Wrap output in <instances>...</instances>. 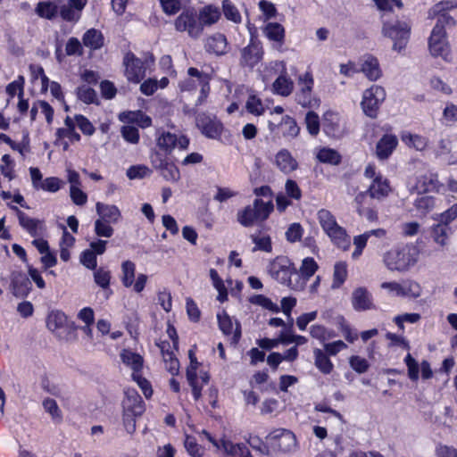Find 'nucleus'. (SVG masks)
<instances>
[{
	"mask_svg": "<svg viewBox=\"0 0 457 457\" xmlns=\"http://www.w3.org/2000/svg\"><path fill=\"white\" fill-rule=\"evenodd\" d=\"M454 25V19L446 13L437 17V21L428 39V49L433 56H440L445 61L450 60L451 46L447 40L445 27H453Z\"/></svg>",
	"mask_w": 457,
	"mask_h": 457,
	"instance_id": "1",
	"label": "nucleus"
},
{
	"mask_svg": "<svg viewBox=\"0 0 457 457\" xmlns=\"http://www.w3.org/2000/svg\"><path fill=\"white\" fill-rule=\"evenodd\" d=\"M317 219L324 233L338 248L346 251L351 245V238L346 229L340 226L334 214L327 210L320 209L317 212Z\"/></svg>",
	"mask_w": 457,
	"mask_h": 457,
	"instance_id": "2",
	"label": "nucleus"
},
{
	"mask_svg": "<svg viewBox=\"0 0 457 457\" xmlns=\"http://www.w3.org/2000/svg\"><path fill=\"white\" fill-rule=\"evenodd\" d=\"M383 262L391 271L404 272L417 262V253L407 245L397 246L385 253Z\"/></svg>",
	"mask_w": 457,
	"mask_h": 457,
	"instance_id": "3",
	"label": "nucleus"
},
{
	"mask_svg": "<svg viewBox=\"0 0 457 457\" xmlns=\"http://www.w3.org/2000/svg\"><path fill=\"white\" fill-rule=\"evenodd\" d=\"M122 420L126 431L132 435L136 431L137 419L145 411L144 402L135 391L128 389L122 401Z\"/></svg>",
	"mask_w": 457,
	"mask_h": 457,
	"instance_id": "4",
	"label": "nucleus"
},
{
	"mask_svg": "<svg viewBox=\"0 0 457 457\" xmlns=\"http://www.w3.org/2000/svg\"><path fill=\"white\" fill-rule=\"evenodd\" d=\"M274 205L271 200L264 202L255 199L251 205H247L237 213V220L244 227H252L255 223L262 222L273 212Z\"/></svg>",
	"mask_w": 457,
	"mask_h": 457,
	"instance_id": "5",
	"label": "nucleus"
},
{
	"mask_svg": "<svg viewBox=\"0 0 457 457\" xmlns=\"http://www.w3.org/2000/svg\"><path fill=\"white\" fill-rule=\"evenodd\" d=\"M188 78L180 83V88L184 91H191L200 87L201 95L196 104H202L208 96L210 91V77L208 74L198 71L196 68L187 70Z\"/></svg>",
	"mask_w": 457,
	"mask_h": 457,
	"instance_id": "6",
	"label": "nucleus"
},
{
	"mask_svg": "<svg viewBox=\"0 0 457 457\" xmlns=\"http://www.w3.org/2000/svg\"><path fill=\"white\" fill-rule=\"evenodd\" d=\"M386 96L384 87L378 85H372L362 93L361 106L363 112L374 119L378 116L380 105Z\"/></svg>",
	"mask_w": 457,
	"mask_h": 457,
	"instance_id": "7",
	"label": "nucleus"
},
{
	"mask_svg": "<svg viewBox=\"0 0 457 457\" xmlns=\"http://www.w3.org/2000/svg\"><path fill=\"white\" fill-rule=\"evenodd\" d=\"M299 91L295 95L296 102L304 108H318L320 101L312 96L313 77L307 71L298 78Z\"/></svg>",
	"mask_w": 457,
	"mask_h": 457,
	"instance_id": "8",
	"label": "nucleus"
},
{
	"mask_svg": "<svg viewBox=\"0 0 457 457\" xmlns=\"http://www.w3.org/2000/svg\"><path fill=\"white\" fill-rule=\"evenodd\" d=\"M411 27L407 22L396 21L395 23H386L383 26L382 32L384 36L390 37L394 41L393 48L402 50L405 47L410 37Z\"/></svg>",
	"mask_w": 457,
	"mask_h": 457,
	"instance_id": "9",
	"label": "nucleus"
},
{
	"mask_svg": "<svg viewBox=\"0 0 457 457\" xmlns=\"http://www.w3.org/2000/svg\"><path fill=\"white\" fill-rule=\"evenodd\" d=\"M269 272L280 284L289 286L291 276L295 273V268L288 258L278 256L270 262Z\"/></svg>",
	"mask_w": 457,
	"mask_h": 457,
	"instance_id": "10",
	"label": "nucleus"
},
{
	"mask_svg": "<svg viewBox=\"0 0 457 457\" xmlns=\"http://www.w3.org/2000/svg\"><path fill=\"white\" fill-rule=\"evenodd\" d=\"M174 26L179 32H187L188 36L197 38L203 32L199 21H197L195 13L193 11L186 10L182 12L175 20Z\"/></svg>",
	"mask_w": 457,
	"mask_h": 457,
	"instance_id": "11",
	"label": "nucleus"
},
{
	"mask_svg": "<svg viewBox=\"0 0 457 457\" xmlns=\"http://www.w3.org/2000/svg\"><path fill=\"white\" fill-rule=\"evenodd\" d=\"M195 124L203 135L212 139L220 137L224 129L223 124L216 116H211L204 112L196 116Z\"/></svg>",
	"mask_w": 457,
	"mask_h": 457,
	"instance_id": "12",
	"label": "nucleus"
},
{
	"mask_svg": "<svg viewBox=\"0 0 457 457\" xmlns=\"http://www.w3.org/2000/svg\"><path fill=\"white\" fill-rule=\"evenodd\" d=\"M240 54V64L253 69L262 61L263 49L261 43L252 39L249 45L241 50Z\"/></svg>",
	"mask_w": 457,
	"mask_h": 457,
	"instance_id": "13",
	"label": "nucleus"
},
{
	"mask_svg": "<svg viewBox=\"0 0 457 457\" xmlns=\"http://www.w3.org/2000/svg\"><path fill=\"white\" fill-rule=\"evenodd\" d=\"M269 438L272 445L282 452H290L296 446L295 434L287 429H277L270 434Z\"/></svg>",
	"mask_w": 457,
	"mask_h": 457,
	"instance_id": "14",
	"label": "nucleus"
},
{
	"mask_svg": "<svg viewBox=\"0 0 457 457\" xmlns=\"http://www.w3.org/2000/svg\"><path fill=\"white\" fill-rule=\"evenodd\" d=\"M125 76L129 81L139 83L145 77V67L143 62L136 58L132 54H127L124 57Z\"/></svg>",
	"mask_w": 457,
	"mask_h": 457,
	"instance_id": "15",
	"label": "nucleus"
},
{
	"mask_svg": "<svg viewBox=\"0 0 457 457\" xmlns=\"http://www.w3.org/2000/svg\"><path fill=\"white\" fill-rule=\"evenodd\" d=\"M189 141L185 137H177L175 134L170 132H162L157 138L158 147L165 152L170 153L172 149L178 145L180 148L186 149Z\"/></svg>",
	"mask_w": 457,
	"mask_h": 457,
	"instance_id": "16",
	"label": "nucleus"
},
{
	"mask_svg": "<svg viewBox=\"0 0 457 457\" xmlns=\"http://www.w3.org/2000/svg\"><path fill=\"white\" fill-rule=\"evenodd\" d=\"M274 164L284 174H290L297 170L298 162L287 149H280L274 156Z\"/></svg>",
	"mask_w": 457,
	"mask_h": 457,
	"instance_id": "17",
	"label": "nucleus"
},
{
	"mask_svg": "<svg viewBox=\"0 0 457 457\" xmlns=\"http://www.w3.org/2000/svg\"><path fill=\"white\" fill-rule=\"evenodd\" d=\"M416 187L424 194L441 193L445 189L444 184L439 181L437 174L435 173H428L420 177Z\"/></svg>",
	"mask_w": 457,
	"mask_h": 457,
	"instance_id": "18",
	"label": "nucleus"
},
{
	"mask_svg": "<svg viewBox=\"0 0 457 457\" xmlns=\"http://www.w3.org/2000/svg\"><path fill=\"white\" fill-rule=\"evenodd\" d=\"M11 208L16 212L20 225L32 237L38 236L44 229L43 221L29 217L17 206H12Z\"/></svg>",
	"mask_w": 457,
	"mask_h": 457,
	"instance_id": "19",
	"label": "nucleus"
},
{
	"mask_svg": "<svg viewBox=\"0 0 457 457\" xmlns=\"http://www.w3.org/2000/svg\"><path fill=\"white\" fill-rule=\"evenodd\" d=\"M96 212L98 215V219L111 224H116L121 220V212L114 204L97 202L96 204Z\"/></svg>",
	"mask_w": 457,
	"mask_h": 457,
	"instance_id": "20",
	"label": "nucleus"
},
{
	"mask_svg": "<svg viewBox=\"0 0 457 457\" xmlns=\"http://www.w3.org/2000/svg\"><path fill=\"white\" fill-rule=\"evenodd\" d=\"M398 145L396 136L386 134L384 135L377 143L376 155L380 160L387 159Z\"/></svg>",
	"mask_w": 457,
	"mask_h": 457,
	"instance_id": "21",
	"label": "nucleus"
},
{
	"mask_svg": "<svg viewBox=\"0 0 457 457\" xmlns=\"http://www.w3.org/2000/svg\"><path fill=\"white\" fill-rule=\"evenodd\" d=\"M11 289L15 297H26L31 290V282L25 274L20 272L13 273Z\"/></svg>",
	"mask_w": 457,
	"mask_h": 457,
	"instance_id": "22",
	"label": "nucleus"
},
{
	"mask_svg": "<svg viewBox=\"0 0 457 457\" xmlns=\"http://www.w3.org/2000/svg\"><path fill=\"white\" fill-rule=\"evenodd\" d=\"M392 189L387 179L376 177L368 188L369 195L377 200H382L389 195Z\"/></svg>",
	"mask_w": 457,
	"mask_h": 457,
	"instance_id": "23",
	"label": "nucleus"
},
{
	"mask_svg": "<svg viewBox=\"0 0 457 457\" xmlns=\"http://www.w3.org/2000/svg\"><path fill=\"white\" fill-rule=\"evenodd\" d=\"M352 303L357 311L370 310L373 306L371 295L365 287H358L353 290Z\"/></svg>",
	"mask_w": 457,
	"mask_h": 457,
	"instance_id": "24",
	"label": "nucleus"
},
{
	"mask_svg": "<svg viewBox=\"0 0 457 457\" xmlns=\"http://www.w3.org/2000/svg\"><path fill=\"white\" fill-rule=\"evenodd\" d=\"M67 323V316L61 311H52L46 318V327L59 338H62L60 330L64 328Z\"/></svg>",
	"mask_w": 457,
	"mask_h": 457,
	"instance_id": "25",
	"label": "nucleus"
},
{
	"mask_svg": "<svg viewBox=\"0 0 457 457\" xmlns=\"http://www.w3.org/2000/svg\"><path fill=\"white\" fill-rule=\"evenodd\" d=\"M220 15L221 13L219 7L212 4L204 6L198 14L199 23L202 29L204 26H211L218 22L220 19Z\"/></svg>",
	"mask_w": 457,
	"mask_h": 457,
	"instance_id": "26",
	"label": "nucleus"
},
{
	"mask_svg": "<svg viewBox=\"0 0 457 457\" xmlns=\"http://www.w3.org/2000/svg\"><path fill=\"white\" fill-rule=\"evenodd\" d=\"M205 48L217 55L227 53L228 41L223 34L216 33L206 39Z\"/></svg>",
	"mask_w": 457,
	"mask_h": 457,
	"instance_id": "27",
	"label": "nucleus"
},
{
	"mask_svg": "<svg viewBox=\"0 0 457 457\" xmlns=\"http://www.w3.org/2000/svg\"><path fill=\"white\" fill-rule=\"evenodd\" d=\"M361 71L364 73V75L371 81H375L381 77V70L379 68V64L378 60L371 56H366L362 64Z\"/></svg>",
	"mask_w": 457,
	"mask_h": 457,
	"instance_id": "28",
	"label": "nucleus"
},
{
	"mask_svg": "<svg viewBox=\"0 0 457 457\" xmlns=\"http://www.w3.org/2000/svg\"><path fill=\"white\" fill-rule=\"evenodd\" d=\"M221 449L231 457H251L250 451L245 444H233L222 438Z\"/></svg>",
	"mask_w": 457,
	"mask_h": 457,
	"instance_id": "29",
	"label": "nucleus"
},
{
	"mask_svg": "<svg viewBox=\"0 0 457 457\" xmlns=\"http://www.w3.org/2000/svg\"><path fill=\"white\" fill-rule=\"evenodd\" d=\"M401 139L409 148H413L420 152L424 151L428 145V139L427 137L410 132H403Z\"/></svg>",
	"mask_w": 457,
	"mask_h": 457,
	"instance_id": "30",
	"label": "nucleus"
},
{
	"mask_svg": "<svg viewBox=\"0 0 457 457\" xmlns=\"http://www.w3.org/2000/svg\"><path fill=\"white\" fill-rule=\"evenodd\" d=\"M265 37L274 42L282 44L285 39V29L278 22H269L263 29Z\"/></svg>",
	"mask_w": 457,
	"mask_h": 457,
	"instance_id": "31",
	"label": "nucleus"
},
{
	"mask_svg": "<svg viewBox=\"0 0 457 457\" xmlns=\"http://www.w3.org/2000/svg\"><path fill=\"white\" fill-rule=\"evenodd\" d=\"M121 120L135 122L141 128H148L152 124L151 118L141 111L122 112L120 115Z\"/></svg>",
	"mask_w": 457,
	"mask_h": 457,
	"instance_id": "32",
	"label": "nucleus"
},
{
	"mask_svg": "<svg viewBox=\"0 0 457 457\" xmlns=\"http://www.w3.org/2000/svg\"><path fill=\"white\" fill-rule=\"evenodd\" d=\"M294 89V82L285 75L278 76L272 84V90L275 94L288 96Z\"/></svg>",
	"mask_w": 457,
	"mask_h": 457,
	"instance_id": "33",
	"label": "nucleus"
},
{
	"mask_svg": "<svg viewBox=\"0 0 457 457\" xmlns=\"http://www.w3.org/2000/svg\"><path fill=\"white\" fill-rule=\"evenodd\" d=\"M120 358L122 362L133 370V373H137L141 370L144 361L140 354L125 349L121 352Z\"/></svg>",
	"mask_w": 457,
	"mask_h": 457,
	"instance_id": "34",
	"label": "nucleus"
},
{
	"mask_svg": "<svg viewBox=\"0 0 457 457\" xmlns=\"http://www.w3.org/2000/svg\"><path fill=\"white\" fill-rule=\"evenodd\" d=\"M314 365L323 374H330L333 370V363L327 354L320 349L313 350Z\"/></svg>",
	"mask_w": 457,
	"mask_h": 457,
	"instance_id": "35",
	"label": "nucleus"
},
{
	"mask_svg": "<svg viewBox=\"0 0 457 457\" xmlns=\"http://www.w3.org/2000/svg\"><path fill=\"white\" fill-rule=\"evenodd\" d=\"M82 39L84 46L91 50L99 49L104 45V37L102 33L95 29L86 31Z\"/></svg>",
	"mask_w": 457,
	"mask_h": 457,
	"instance_id": "36",
	"label": "nucleus"
},
{
	"mask_svg": "<svg viewBox=\"0 0 457 457\" xmlns=\"http://www.w3.org/2000/svg\"><path fill=\"white\" fill-rule=\"evenodd\" d=\"M451 233L450 227L445 223H438L434 226L431 232V237L435 243L441 246H445L447 244L449 235Z\"/></svg>",
	"mask_w": 457,
	"mask_h": 457,
	"instance_id": "37",
	"label": "nucleus"
},
{
	"mask_svg": "<svg viewBox=\"0 0 457 457\" xmlns=\"http://www.w3.org/2000/svg\"><path fill=\"white\" fill-rule=\"evenodd\" d=\"M438 147V154L443 156L445 162L450 164L457 163V149L452 150L449 139H441Z\"/></svg>",
	"mask_w": 457,
	"mask_h": 457,
	"instance_id": "38",
	"label": "nucleus"
},
{
	"mask_svg": "<svg viewBox=\"0 0 457 457\" xmlns=\"http://www.w3.org/2000/svg\"><path fill=\"white\" fill-rule=\"evenodd\" d=\"M168 84L169 79L165 77L160 80L148 79L141 84L140 90L145 96H152L158 88H164Z\"/></svg>",
	"mask_w": 457,
	"mask_h": 457,
	"instance_id": "39",
	"label": "nucleus"
},
{
	"mask_svg": "<svg viewBox=\"0 0 457 457\" xmlns=\"http://www.w3.org/2000/svg\"><path fill=\"white\" fill-rule=\"evenodd\" d=\"M317 159L323 163L337 165L341 162V155L334 149L323 147L320 149L316 155Z\"/></svg>",
	"mask_w": 457,
	"mask_h": 457,
	"instance_id": "40",
	"label": "nucleus"
},
{
	"mask_svg": "<svg viewBox=\"0 0 457 457\" xmlns=\"http://www.w3.org/2000/svg\"><path fill=\"white\" fill-rule=\"evenodd\" d=\"M421 287L416 281L408 280L402 284L401 297L416 299L421 295Z\"/></svg>",
	"mask_w": 457,
	"mask_h": 457,
	"instance_id": "41",
	"label": "nucleus"
},
{
	"mask_svg": "<svg viewBox=\"0 0 457 457\" xmlns=\"http://www.w3.org/2000/svg\"><path fill=\"white\" fill-rule=\"evenodd\" d=\"M249 302L253 304L259 305L273 313H278L280 311V308L278 304L274 303L269 297L263 295H253L249 298Z\"/></svg>",
	"mask_w": 457,
	"mask_h": 457,
	"instance_id": "42",
	"label": "nucleus"
},
{
	"mask_svg": "<svg viewBox=\"0 0 457 457\" xmlns=\"http://www.w3.org/2000/svg\"><path fill=\"white\" fill-rule=\"evenodd\" d=\"M280 124L283 127L284 137L294 138L298 136L300 128L292 117L288 115L284 116Z\"/></svg>",
	"mask_w": 457,
	"mask_h": 457,
	"instance_id": "43",
	"label": "nucleus"
},
{
	"mask_svg": "<svg viewBox=\"0 0 457 457\" xmlns=\"http://www.w3.org/2000/svg\"><path fill=\"white\" fill-rule=\"evenodd\" d=\"M347 264L345 262H338L334 266L332 288H338L346 279Z\"/></svg>",
	"mask_w": 457,
	"mask_h": 457,
	"instance_id": "44",
	"label": "nucleus"
},
{
	"mask_svg": "<svg viewBox=\"0 0 457 457\" xmlns=\"http://www.w3.org/2000/svg\"><path fill=\"white\" fill-rule=\"evenodd\" d=\"M135 270L136 267L135 264L130 261H125L121 264V271H122V277L121 281L122 284L126 287H129L133 285L135 280Z\"/></svg>",
	"mask_w": 457,
	"mask_h": 457,
	"instance_id": "45",
	"label": "nucleus"
},
{
	"mask_svg": "<svg viewBox=\"0 0 457 457\" xmlns=\"http://www.w3.org/2000/svg\"><path fill=\"white\" fill-rule=\"evenodd\" d=\"M222 12L225 18L234 23H240L242 21L238 9L229 0L222 1Z\"/></svg>",
	"mask_w": 457,
	"mask_h": 457,
	"instance_id": "46",
	"label": "nucleus"
},
{
	"mask_svg": "<svg viewBox=\"0 0 457 457\" xmlns=\"http://www.w3.org/2000/svg\"><path fill=\"white\" fill-rule=\"evenodd\" d=\"M245 109L249 113L255 116H261L265 112V108L262 100L255 95L248 96L245 103Z\"/></svg>",
	"mask_w": 457,
	"mask_h": 457,
	"instance_id": "47",
	"label": "nucleus"
},
{
	"mask_svg": "<svg viewBox=\"0 0 457 457\" xmlns=\"http://www.w3.org/2000/svg\"><path fill=\"white\" fill-rule=\"evenodd\" d=\"M36 12L42 18L51 20L57 13V6L51 2H40L36 7Z\"/></svg>",
	"mask_w": 457,
	"mask_h": 457,
	"instance_id": "48",
	"label": "nucleus"
},
{
	"mask_svg": "<svg viewBox=\"0 0 457 457\" xmlns=\"http://www.w3.org/2000/svg\"><path fill=\"white\" fill-rule=\"evenodd\" d=\"M95 233L99 237H111L114 233L111 223L96 219L94 224Z\"/></svg>",
	"mask_w": 457,
	"mask_h": 457,
	"instance_id": "49",
	"label": "nucleus"
},
{
	"mask_svg": "<svg viewBox=\"0 0 457 457\" xmlns=\"http://www.w3.org/2000/svg\"><path fill=\"white\" fill-rule=\"evenodd\" d=\"M415 206L418 211L427 213L436 206V200L431 195H424L416 199Z\"/></svg>",
	"mask_w": 457,
	"mask_h": 457,
	"instance_id": "50",
	"label": "nucleus"
},
{
	"mask_svg": "<svg viewBox=\"0 0 457 457\" xmlns=\"http://www.w3.org/2000/svg\"><path fill=\"white\" fill-rule=\"evenodd\" d=\"M305 123L308 132L316 136L320 132V118L317 113L311 111L306 113Z\"/></svg>",
	"mask_w": 457,
	"mask_h": 457,
	"instance_id": "51",
	"label": "nucleus"
},
{
	"mask_svg": "<svg viewBox=\"0 0 457 457\" xmlns=\"http://www.w3.org/2000/svg\"><path fill=\"white\" fill-rule=\"evenodd\" d=\"M420 314L419 313H403L397 315L394 318V322L401 330H404V322L417 323L420 320Z\"/></svg>",
	"mask_w": 457,
	"mask_h": 457,
	"instance_id": "52",
	"label": "nucleus"
},
{
	"mask_svg": "<svg viewBox=\"0 0 457 457\" xmlns=\"http://www.w3.org/2000/svg\"><path fill=\"white\" fill-rule=\"evenodd\" d=\"M318 270V264L313 258L307 257L303 260L300 273L305 278H311Z\"/></svg>",
	"mask_w": 457,
	"mask_h": 457,
	"instance_id": "53",
	"label": "nucleus"
},
{
	"mask_svg": "<svg viewBox=\"0 0 457 457\" xmlns=\"http://www.w3.org/2000/svg\"><path fill=\"white\" fill-rule=\"evenodd\" d=\"M184 445L191 456L201 457L203 455L204 449L197 444L195 438L193 436H186Z\"/></svg>",
	"mask_w": 457,
	"mask_h": 457,
	"instance_id": "54",
	"label": "nucleus"
},
{
	"mask_svg": "<svg viewBox=\"0 0 457 457\" xmlns=\"http://www.w3.org/2000/svg\"><path fill=\"white\" fill-rule=\"evenodd\" d=\"M75 122L84 135L92 136L94 134L95 127L85 116L81 114L75 115Z\"/></svg>",
	"mask_w": 457,
	"mask_h": 457,
	"instance_id": "55",
	"label": "nucleus"
},
{
	"mask_svg": "<svg viewBox=\"0 0 457 457\" xmlns=\"http://www.w3.org/2000/svg\"><path fill=\"white\" fill-rule=\"evenodd\" d=\"M0 171L1 174L4 177L7 178L9 180H12L14 178L13 162L9 154H4L2 156Z\"/></svg>",
	"mask_w": 457,
	"mask_h": 457,
	"instance_id": "56",
	"label": "nucleus"
},
{
	"mask_svg": "<svg viewBox=\"0 0 457 457\" xmlns=\"http://www.w3.org/2000/svg\"><path fill=\"white\" fill-rule=\"evenodd\" d=\"M24 78L22 76H19L18 79L6 87V93L13 97L17 93L19 96H23L24 94Z\"/></svg>",
	"mask_w": 457,
	"mask_h": 457,
	"instance_id": "57",
	"label": "nucleus"
},
{
	"mask_svg": "<svg viewBox=\"0 0 457 457\" xmlns=\"http://www.w3.org/2000/svg\"><path fill=\"white\" fill-rule=\"evenodd\" d=\"M77 96L85 104H92L96 99V91L87 86L78 87Z\"/></svg>",
	"mask_w": 457,
	"mask_h": 457,
	"instance_id": "58",
	"label": "nucleus"
},
{
	"mask_svg": "<svg viewBox=\"0 0 457 457\" xmlns=\"http://www.w3.org/2000/svg\"><path fill=\"white\" fill-rule=\"evenodd\" d=\"M62 184L63 182L60 179L56 177H49L43 180L42 184L39 187V189L51 193H55L61 188Z\"/></svg>",
	"mask_w": 457,
	"mask_h": 457,
	"instance_id": "59",
	"label": "nucleus"
},
{
	"mask_svg": "<svg viewBox=\"0 0 457 457\" xmlns=\"http://www.w3.org/2000/svg\"><path fill=\"white\" fill-rule=\"evenodd\" d=\"M162 12L167 15H174L181 9L179 0H159Z\"/></svg>",
	"mask_w": 457,
	"mask_h": 457,
	"instance_id": "60",
	"label": "nucleus"
},
{
	"mask_svg": "<svg viewBox=\"0 0 457 457\" xmlns=\"http://www.w3.org/2000/svg\"><path fill=\"white\" fill-rule=\"evenodd\" d=\"M43 407L45 411L48 412L53 419L58 420L62 419V411L54 399L46 398V400H44Z\"/></svg>",
	"mask_w": 457,
	"mask_h": 457,
	"instance_id": "61",
	"label": "nucleus"
},
{
	"mask_svg": "<svg viewBox=\"0 0 457 457\" xmlns=\"http://www.w3.org/2000/svg\"><path fill=\"white\" fill-rule=\"evenodd\" d=\"M252 239L255 245L253 250H260L263 252L270 253L271 251V241L270 237L268 236L258 237L252 236Z\"/></svg>",
	"mask_w": 457,
	"mask_h": 457,
	"instance_id": "62",
	"label": "nucleus"
},
{
	"mask_svg": "<svg viewBox=\"0 0 457 457\" xmlns=\"http://www.w3.org/2000/svg\"><path fill=\"white\" fill-rule=\"evenodd\" d=\"M121 135L123 138L131 144H137L139 141L138 129L133 126H123L121 128Z\"/></svg>",
	"mask_w": 457,
	"mask_h": 457,
	"instance_id": "63",
	"label": "nucleus"
},
{
	"mask_svg": "<svg viewBox=\"0 0 457 457\" xmlns=\"http://www.w3.org/2000/svg\"><path fill=\"white\" fill-rule=\"evenodd\" d=\"M259 8L262 11L265 20L275 18L278 14V11L274 4L267 0H261L259 2Z\"/></svg>",
	"mask_w": 457,
	"mask_h": 457,
	"instance_id": "64",
	"label": "nucleus"
}]
</instances>
